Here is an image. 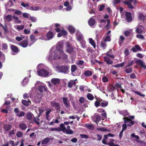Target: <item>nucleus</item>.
Listing matches in <instances>:
<instances>
[{
  "label": "nucleus",
  "instance_id": "nucleus-1",
  "mask_svg": "<svg viewBox=\"0 0 146 146\" xmlns=\"http://www.w3.org/2000/svg\"><path fill=\"white\" fill-rule=\"evenodd\" d=\"M63 43L62 41L59 42L55 50L54 47H52L50 49L49 55L47 56L46 58L50 61L54 60H58L61 58H66L67 55L65 54L62 49Z\"/></svg>",
  "mask_w": 146,
  "mask_h": 146
},
{
  "label": "nucleus",
  "instance_id": "nucleus-2",
  "mask_svg": "<svg viewBox=\"0 0 146 146\" xmlns=\"http://www.w3.org/2000/svg\"><path fill=\"white\" fill-rule=\"evenodd\" d=\"M44 66L42 64H39L37 67L38 69H42L38 71V74L39 76L43 77H46L49 74L48 72L46 70H44Z\"/></svg>",
  "mask_w": 146,
  "mask_h": 146
},
{
  "label": "nucleus",
  "instance_id": "nucleus-3",
  "mask_svg": "<svg viewBox=\"0 0 146 146\" xmlns=\"http://www.w3.org/2000/svg\"><path fill=\"white\" fill-rule=\"evenodd\" d=\"M54 68H55L56 70L58 72L64 74H66L67 73L69 70L70 67L68 65H65L62 66H56L55 67L53 66Z\"/></svg>",
  "mask_w": 146,
  "mask_h": 146
},
{
  "label": "nucleus",
  "instance_id": "nucleus-4",
  "mask_svg": "<svg viewBox=\"0 0 146 146\" xmlns=\"http://www.w3.org/2000/svg\"><path fill=\"white\" fill-rule=\"evenodd\" d=\"M60 127H61L62 131L63 132L69 134H72L73 133V132L70 129V126H68L66 128L64 124L61 123L60 124Z\"/></svg>",
  "mask_w": 146,
  "mask_h": 146
},
{
  "label": "nucleus",
  "instance_id": "nucleus-5",
  "mask_svg": "<svg viewBox=\"0 0 146 146\" xmlns=\"http://www.w3.org/2000/svg\"><path fill=\"white\" fill-rule=\"evenodd\" d=\"M123 119L124 120L125 123L122 125V130L124 131L127 128V125L126 123H129L133 125L134 124V121L131 120L130 119L127 117H124Z\"/></svg>",
  "mask_w": 146,
  "mask_h": 146
},
{
  "label": "nucleus",
  "instance_id": "nucleus-6",
  "mask_svg": "<svg viewBox=\"0 0 146 146\" xmlns=\"http://www.w3.org/2000/svg\"><path fill=\"white\" fill-rule=\"evenodd\" d=\"M77 39L79 41H82V44L83 47H85V45L86 43L85 41L83 40V37L82 34L78 31H77L76 33Z\"/></svg>",
  "mask_w": 146,
  "mask_h": 146
},
{
  "label": "nucleus",
  "instance_id": "nucleus-7",
  "mask_svg": "<svg viewBox=\"0 0 146 146\" xmlns=\"http://www.w3.org/2000/svg\"><path fill=\"white\" fill-rule=\"evenodd\" d=\"M135 62L137 65L139 66L141 68L146 69L145 64L143 61L141 60H137L135 61Z\"/></svg>",
  "mask_w": 146,
  "mask_h": 146
},
{
  "label": "nucleus",
  "instance_id": "nucleus-8",
  "mask_svg": "<svg viewBox=\"0 0 146 146\" xmlns=\"http://www.w3.org/2000/svg\"><path fill=\"white\" fill-rule=\"evenodd\" d=\"M66 51L69 53H71L74 51V48L72 47L71 46L69 43L67 42L66 43Z\"/></svg>",
  "mask_w": 146,
  "mask_h": 146
},
{
  "label": "nucleus",
  "instance_id": "nucleus-9",
  "mask_svg": "<svg viewBox=\"0 0 146 146\" xmlns=\"http://www.w3.org/2000/svg\"><path fill=\"white\" fill-rule=\"evenodd\" d=\"M62 100L63 103L65 106L67 108H69L70 107V105L69 100L66 97H64L63 98Z\"/></svg>",
  "mask_w": 146,
  "mask_h": 146
},
{
  "label": "nucleus",
  "instance_id": "nucleus-10",
  "mask_svg": "<svg viewBox=\"0 0 146 146\" xmlns=\"http://www.w3.org/2000/svg\"><path fill=\"white\" fill-rule=\"evenodd\" d=\"M93 118L94 122L98 125V123L101 119L100 117L97 114H94Z\"/></svg>",
  "mask_w": 146,
  "mask_h": 146
},
{
  "label": "nucleus",
  "instance_id": "nucleus-11",
  "mask_svg": "<svg viewBox=\"0 0 146 146\" xmlns=\"http://www.w3.org/2000/svg\"><path fill=\"white\" fill-rule=\"evenodd\" d=\"M39 125L40 128L42 129H47L48 127L47 124L43 121H42L40 122V123Z\"/></svg>",
  "mask_w": 146,
  "mask_h": 146
},
{
  "label": "nucleus",
  "instance_id": "nucleus-12",
  "mask_svg": "<svg viewBox=\"0 0 146 146\" xmlns=\"http://www.w3.org/2000/svg\"><path fill=\"white\" fill-rule=\"evenodd\" d=\"M98 112L100 113L104 117H106V113L105 111L102 109L99 108L97 110Z\"/></svg>",
  "mask_w": 146,
  "mask_h": 146
},
{
  "label": "nucleus",
  "instance_id": "nucleus-13",
  "mask_svg": "<svg viewBox=\"0 0 146 146\" xmlns=\"http://www.w3.org/2000/svg\"><path fill=\"white\" fill-rule=\"evenodd\" d=\"M26 116L27 119L30 121H31L33 118L34 117L33 114L31 112L27 113Z\"/></svg>",
  "mask_w": 146,
  "mask_h": 146
},
{
  "label": "nucleus",
  "instance_id": "nucleus-14",
  "mask_svg": "<svg viewBox=\"0 0 146 146\" xmlns=\"http://www.w3.org/2000/svg\"><path fill=\"white\" fill-rule=\"evenodd\" d=\"M131 15L130 13L127 12H126V19L127 20V21L129 22L131 21L132 18L131 16Z\"/></svg>",
  "mask_w": 146,
  "mask_h": 146
},
{
  "label": "nucleus",
  "instance_id": "nucleus-15",
  "mask_svg": "<svg viewBox=\"0 0 146 146\" xmlns=\"http://www.w3.org/2000/svg\"><path fill=\"white\" fill-rule=\"evenodd\" d=\"M42 95L41 94H38L37 96L34 98V101L36 103H38L41 100Z\"/></svg>",
  "mask_w": 146,
  "mask_h": 146
},
{
  "label": "nucleus",
  "instance_id": "nucleus-16",
  "mask_svg": "<svg viewBox=\"0 0 146 146\" xmlns=\"http://www.w3.org/2000/svg\"><path fill=\"white\" fill-rule=\"evenodd\" d=\"M52 110L50 109H47L46 110V112L45 114V117L46 119L48 120H49V114L50 113Z\"/></svg>",
  "mask_w": 146,
  "mask_h": 146
},
{
  "label": "nucleus",
  "instance_id": "nucleus-17",
  "mask_svg": "<svg viewBox=\"0 0 146 146\" xmlns=\"http://www.w3.org/2000/svg\"><path fill=\"white\" fill-rule=\"evenodd\" d=\"M143 28L141 25H138L137 27L136 32L137 33H141L143 32Z\"/></svg>",
  "mask_w": 146,
  "mask_h": 146
},
{
  "label": "nucleus",
  "instance_id": "nucleus-18",
  "mask_svg": "<svg viewBox=\"0 0 146 146\" xmlns=\"http://www.w3.org/2000/svg\"><path fill=\"white\" fill-rule=\"evenodd\" d=\"M4 18L5 21L6 22L11 21L12 20V16L10 15H8L6 16H4Z\"/></svg>",
  "mask_w": 146,
  "mask_h": 146
},
{
  "label": "nucleus",
  "instance_id": "nucleus-19",
  "mask_svg": "<svg viewBox=\"0 0 146 146\" xmlns=\"http://www.w3.org/2000/svg\"><path fill=\"white\" fill-rule=\"evenodd\" d=\"M89 25L91 26H93L95 23V20L92 18V17L90 18L88 21Z\"/></svg>",
  "mask_w": 146,
  "mask_h": 146
},
{
  "label": "nucleus",
  "instance_id": "nucleus-20",
  "mask_svg": "<svg viewBox=\"0 0 146 146\" xmlns=\"http://www.w3.org/2000/svg\"><path fill=\"white\" fill-rule=\"evenodd\" d=\"M104 59L108 64H111L113 62V61L111 60L107 56H104Z\"/></svg>",
  "mask_w": 146,
  "mask_h": 146
},
{
  "label": "nucleus",
  "instance_id": "nucleus-21",
  "mask_svg": "<svg viewBox=\"0 0 146 146\" xmlns=\"http://www.w3.org/2000/svg\"><path fill=\"white\" fill-rule=\"evenodd\" d=\"M51 81L52 84L56 85L59 83L60 80L58 78H54L52 79Z\"/></svg>",
  "mask_w": 146,
  "mask_h": 146
},
{
  "label": "nucleus",
  "instance_id": "nucleus-22",
  "mask_svg": "<svg viewBox=\"0 0 146 146\" xmlns=\"http://www.w3.org/2000/svg\"><path fill=\"white\" fill-rule=\"evenodd\" d=\"M51 104L52 106L55 107L57 110H58L59 109L60 106L59 104L58 103L53 101H52L51 102Z\"/></svg>",
  "mask_w": 146,
  "mask_h": 146
},
{
  "label": "nucleus",
  "instance_id": "nucleus-23",
  "mask_svg": "<svg viewBox=\"0 0 146 146\" xmlns=\"http://www.w3.org/2000/svg\"><path fill=\"white\" fill-rule=\"evenodd\" d=\"M84 126L90 130H93L94 129V127L92 124L86 123L84 124Z\"/></svg>",
  "mask_w": 146,
  "mask_h": 146
},
{
  "label": "nucleus",
  "instance_id": "nucleus-24",
  "mask_svg": "<svg viewBox=\"0 0 146 146\" xmlns=\"http://www.w3.org/2000/svg\"><path fill=\"white\" fill-rule=\"evenodd\" d=\"M131 50L133 52H136L138 50H141V48L138 44H137L132 48Z\"/></svg>",
  "mask_w": 146,
  "mask_h": 146
},
{
  "label": "nucleus",
  "instance_id": "nucleus-25",
  "mask_svg": "<svg viewBox=\"0 0 146 146\" xmlns=\"http://www.w3.org/2000/svg\"><path fill=\"white\" fill-rule=\"evenodd\" d=\"M77 80L76 79L75 80H70L68 84V86L70 88L72 87V86L75 84V81Z\"/></svg>",
  "mask_w": 146,
  "mask_h": 146
},
{
  "label": "nucleus",
  "instance_id": "nucleus-26",
  "mask_svg": "<svg viewBox=\"0 0 146 146\" xmlns=\"http://www.w3.org/2000/svg\"><path fill=\"white\" fill-rule=\"evenodd\" d=\"M33 121H32L31 120V121L30 122L31 123H33L34 122H35L38 125L40 124V123L39 122L40 119L38 117H33Z\"/></svg>",
  "mask_w": 146,
  "mask_h": 146
},
{
  "label": "nucleus",
  "instance_id": "nucleus-27",
  "mask_svg": "<svg viewBox=\"0 0 146 146\" xmlns=\"http://www.w3.org/2000/svg\"><path fill=\"white\" fill-rule=\"evenodd\" d=\"M51 139L48 137H47L43 139L41 142L42 145L48 143L51 140Z\"/></svg>",
  "mask_w": 146,
  "mask_h": 146
},
{
  "label": "nucleus",
  "instance_id": "nucleus-28",
  "mask_svg": "<svg viewBox=\"0 0 146 146\" xmlns=\"http://www.w3.org/2000/svg\"><path fill=\"white\" fill-rule=\"evenodd\" d=\"M19 127L21 130H25L27 128L26 125L23 123H20L19 125Z\"/></svg>",
  "mask_w": 146,
  "mask_h": 146
},
{
  "label": "nucleus",
  "instance_id": "nucleus-29",
  "mask_svg": "<svg viewBox=\"0 0 146 146\" xmlns=\"http://www.w3.org/2000/svg\"><path fill=\"white\" fill-rule=\"evenodd\" d=\"M46 89V87L44 86H40L38 88V90L40 92L44 91Z\"/></svg>",
  "mask_w": 146,
  "mask_h": 146
},
{
  "label": "nucleus",
  "instance_id": "nucleus-30",
  "mask_svg": "<svg viewBox=\"0 0 146 146\" xmlns=\"http://www.w3.org/2000/svg\"><path fill=\"white\" fill-rule=\"evenodd\" d=\"M100 23L101 25H99L100 28H103V26L107 24V21H106L104 19H102L100 21Z\"/></svg>",
  "mask_w": 146,
  "mask_h": 146
},
{
  "label": "nucleus",
  "instance_id": "nucleus-31",
  "mask_svg": "<svg viewBox=\"0 0 146 146\" xmlns=\"http://www.w3.org/2000/svg\"><path fill=\"white\" fill-rule=\"evenodd\" d=\"M13 18L14 19V22L15 23H20L21 22V20H19V18L15 15L13 17Z\"/></svg>",
  "mask_w": 146,
  "mask_h": 146
},
{
  "label": "nucleus",
  "instance_id": "nucleus-32",
  "mask_svg": "<svg viewBox=\"0 0 146 146\" xmlns=\"http://www.w3.org/2000/svg\"><path fill=\"white\" fill-rule=\"evenodd\" d=\"M11 128V126L9 125L6 124L4 125V129L6 131H8L10 130Z\"/></svg>",
  "mask_w": 146,
  "mask_h": 146
},
{
  "label": "nucleus",
  "instance_id": "nucleus-33",
  "mask_svg": "<svg viewBox=\"0 0 146 146\" xmlns=\"http://www.w3.org/2000/svg\"><path fill=\"white\" fill-rule=\"evenodd\" d=\"M53 36V33L51 32H49L47 35V37L48 40L52 39Z\"/></svg>",
  "mask_w": 146,
  "mask_h": 146
},
{
  "label": "nucleus",
  "instance_id": "nucleus-34",
  "mask_svg": "<svg viewBox=\"0 0 146 146\" xmlns=\"http://www.w3.org/2000/svg\"><path fill=\"white\" fill-rule=\"evenodd\" d=\"M28 42L27 40H24L22 42L20 45L23 47H26L27 46Z\"/></svg>",
  "mask_w": 146,
  "mask_h": 146
},
{
  "label": "nucleus",
  "instance_id": "nucleus-35",
  "mask_svg": "<svg viewBox=\"0 0 146 146\" xmlns=\"http://www.w3.org/2000/svg\"><path fill=\"white\" fill-rule=\"evenodd\" d=\"M92 74V71L88 70H86L84 73L85 75L87 76H91Z\"/></svg>",
  "mask_w": 146,
  "mask_h": 146
},
{
  "label": "nucleus",
  "instance_id": "nucleus-36",
  "mask_svg": "<svg viewBox=\"0 0 146 146\" xmlns=\"http://www.w3.org/2000/svg\"><path fill=\"white\" fill-rule=\"evenodd\" d=\"M120 113L124 116H126L129 115V113L126 110H124L120 112Z\"/></svg>",
  "mask_w": 146,
  "mask_h": 146
},
{
  "label": "nucleus",
  "instance_id": "nucleus-37",
  "mask_svg": "<svg viewBox=\"0 0 146 146\" xmlns=\"http://www.w3.org/2000/svg\"><path fill=\"white\" fill-rule=\"evenodd\" d=\"M125 39V38L123 36H120L119 37V42L120 45L123 43V41Z\"/></svg>",
  "mask_w": 146,
  "mask_h": 146
},
{
  "label": "nucleus",
  "instance_id": "nucleus-38",
  "mask_svg": "<svg viewBox=\"0 0 146 146\" xmlns=\"http://www.w3.org/2000/svg\"><path fill=\"white\" fill-rule=\"evenodd\" d=\"M11 48L12 50L15 52H18V49L16 46L12 45L11 46Z\"/></svg>",
  "mask_w": 146,
  "mask_h": 146
},
{
  "label": "nucleus",
  "instance_id": "nucleus-39",
  "mask_svg": "<svg viewBox=\"0 0 146 146\" xmlns=\"http://www.w3.org/2000/svg\"><path fill=\"white\" fill-rule=\"evenodd\" d=\"M68 29L69 31L72 33H74L75 31V29L74 28L71 26H69L68 27Z\"/></svg>",
  "mask_w": 146,
  "mask_h": 146
},
{
  "label": "nucleus",
  "instance_id": "nucleus-40",
  "mask_svg": "<svg viewBox=\"0 0 146 146\" xmlns=\"http://www.w3.org/2000/svg\"><path fill=\"white\" fill-rule=\"evenodd\" d=\"M89 42L91 44L94 48L96 47V44L92 38H89Z\"/></svg>",
  "mask_w": 146,
  "mask_h": 146
},
{
  "label": "nucleus",
  "instance_id": "nucleus-41",
  "mask_svg": "<svg viewBox=\"0 0 146 146\" xmlns=\"http://www.w3.org/2000/svg\"><path fill=\"white\" fill-rule=\"evenodd\" d=\"M30 38L31 41V44H33L35 41V36L33 35H31L30 36Z\"/></svg>",
  "mask_w": 146,
  "mask_h": 146
},
{
  "label": "nucleus",
  "instance_id": "nucleus-42",
  "mask_svg": "<svg viewBox=\"0 0 146 146\" xmlns=\"http://www.w3.org/2000/svg\"><path fill=\"white\" fill-rule=\"evenodd\" d=\"M124 2L125 4H127L129 8L131 9L134 8L133 6L131 5V3L130 2H129L128 1H124Z\"/></svg>",
  "mask_w": 146,
  "mask_h": 146
},
{
  "label": "nucleus",
  "instance_id": "nucleus-43",
  "mask_svg": "<svg viewBox=\"0 0 146 146\" xmlns=\"http://www.w3.org/2000/svg\"><path fill=\"white\" fill-rule=\"evenodd\" d=\"M106 46V42L105 41H102L101 43V47L103 49H104Z\"/></svg>",
  "mask_w": 146,
  "mask_h": 146
},
{
  "label": "nucleus",
  "instance_id": "nucleus-44",
  "mask_svg": "<svg viewBox=\"0 0 146 146\" xmlns=\"http://www.w3.org/2000/svg\"><path fill=\"white\" fill-rule=\"evenodd\" d=\"M111 50H110L106 54L109 57L112 58H114V56L113 55L111 54Z\"/></svg>",
  "mask_w": 146,
  "mask_h": 146
},
{
  "label": "nucleus",
  "instance_id": "nucleus-45",
  "mask_svg": "<svg viewBox=\"0 0 146 146\" xmlns=\"http://www.w3.org/2000/svg\"><path fill=\"white\" fill-rule=\"evenodd\" d=\"M22 102L23 104L26 106H28L29 105V102L31 103L30 101L29 100H28V101L25 100H23L22 101Z\"/></svg>",
  "mask_w": 146,
  "mask_h": 146
},
{
  "label": "nucleus",
  "instance_id": "nucleus-46",
  "mask_svg": "<svg viewBox=\"0 0 146 146\" xmlns=\"http://www.w3.org/2000/svg\"><path fill=\"white\" fill-rule=\"evenodd\" d=\"M87 97L88 100H92L94 99V97L93 95L90 93L87 94Z\"/></svg>",
  "mask_w": 146,
  "mask_h": 146
},
{
  "label": "nucleus",
  "instance_id": "nucleus-47",
  "mask_svg": "<svg viewBox=\"0 0 146 146\" xmlns=\"http://www.w3.org/2000/svg\"><path fill=\"white\" fill-rule=\"evenodd\" d=\"M55 26L56 27L55 29V31L57 32H59L60 31V29L58 27H60V25L58 24H55Z\"/></svg>",
  "mask_w": 146,
  "mask_h": 146
},
{
  "label": "nucleus",
  "instance_id": "nucleus-48",
  "mask_svg": "<svg viewBox=\"0 0 146 146\" xmlns=\"http://www.w3.org/2000/svg\"><path fill=\"white\" fill-rule=\"evenodd\" d=\"M125 64L124 62H123L122 63L119 64H116L115 65H113L112 66L114 67H119L123 66Z\"/></svg>",
  "mask_w": 146,
  "mask_h": 146
},
{
  "label": "nucleus",
  "instance_id": "nucleus-49",
  "mask_svg": "<svg viewBox=\"0 0 146 146\" xmlns=\"http://www.w3.org/2000/svg\"><path fill=\"white\" fill-rule=\"evenodd\" d=\"M15 130L14 129H13V130H11L9 132V136H12L15 134Z\"/></svg>",
  "mask_w": 146,
  "mask_h": 146
},
{
  "label": "nucleus",
  "instance_id": "nucleus-50",
  "mask_svg": "<svg viewBox=\"0 0 146 146\" xmlns=\"http://www.w3.org/2000/svg\"><path fill=\"white\" fill-rule=\"evenodd\" d=\"M110 21L109 19H107V24H106V26L105 27V28L106 30L108 29L110 27Z\"/></svg>",
  "mask_w": 146,
  "mask_h": 146
},
{
  "label": "nucleus",
  "instance_id": "nucleus-51",
  "mask_svg": "<svg viewBox=\"0 0 146 146\" xmlns=\"http://www.w3.org/2000/svg\"><path fill=\"white\" fill-rule=\"evenodd\" d=\"M29 82L28 79L27 77L25 78L22 82V84L23 85L27 84Z\"/></svg>",
  "mask_w": 146,
  "mask_h": 146
},
{
  "label": "nucleus",
  "instance_id": "nucleus-52",
  "mask_svg": "<svg viewBox=\"0 0 146 146\" xmlns=\"http://www.w3.org/2000/svg\"><path fill=\"white\" fill-rule=\"evenodd\" d=\"M77 67L75 65H72L71 67V71L72 73L74 72L76 70Z\"/></svg>",
  "mask_w": 146,
  "mask_h": 146
},
{
  "label": "nucleus",
  "instance_id": "nucleus-53",
  "mask_svg": "<svg viewBox=\"0 0 146 146\" xmlns=\"http://www.w3.org/2000/svg\"><path fill=\"white\" fill-rule=\"evenodd\" d=\"M63 36H65L67 34V33L66 31L64 29L60 30V31Z\"/></svg>",
  "mask_w": 146,
  "mask_h": 146
},
{
  "label": "nucleus",
  "instance_id": "nucleus-54",
  "mask_svg": "<svg viewBox=\"0 0 146 146\" xmlns=\"http://www.w3.org/2000/svg\"><path fill=\"white\" fill-rule=\"evenodd\" d=\"M139 18L141 20H143L145 17L141 13H139L138 15Z\"/></svg>",
  "mask_w": 146,
  "mask_h": 146
},
{
  "label": "nucleus",
  "instance_id": "nucleus-55",
  "mask_svg": "<svg viewBox=\"0 0 146 146\" xmlns=\"http://www.w3.org/2000/svg\"><path fill=\"white\" fill-rule=\"evenodd\" d=\"M16 135L17 137L20 138L23 136V134L21 131H17L16 133Z\"/></svg>",
  "mask_w": 146,
  "mask_h": 146
},
{
  "label": "nucleus",
  "instance_id": "nucleus-56",
  "mask_svg": "<svg viewBox=\"0 0 146 146\" xmlns=\"http://www.w3.org/2000/svg\"><path fill=\"white\" fill-rule=\"evenodd\" d=\"M25 114V113L22 111L19 112L17 114V115L19 117H22L24 116Z\"/></svg>",
  "mask_w": 146,
  "mask_h": 146
},
{
  "label": "nucleus",
  "instance_id": "nucleus-57",
  "mask_svg": "<svg viewBox=\"0 0 146 146\" xmlns=\"http://www.w3.org/2000/svg\"><path fill=\"white\" fill-rule=\"evenodd\" d=\"M24 27L23 25H18L15 28L18 30H22L23 29Z\"/></svg>",
  "mask_w": 146,
  "mask_h": 146
},
{
  "label": "nucleus",
  "instance_id": "nucleus-58",
  "mask_svg": "<svg viewBox=\"0 0 146 146\" xmlns=\"http://www.w3.org/2000/svg\"><path fill=\"white\" fill-rule=\"evenodd\" d=\"M108 104V102L105 101L101 103V106L103 107H105Z\"/></svg>",
  "mask_w": 146,
  "mask_h": 146
},
{
  "label": "nucleus",
  "instance_id": "nucleus-59",
  "mask_svg": "<svg viewBox=\"0 0 146 146\" xmlns=\"http://www.w3.org/2000/svg\"><path fill=\"white\" fill-rule=\"evenodd\" d=\"M39 8L38 6H32L31 7V10L32 11H37L39 10Z\"/></svg>",
  "mask_w": 146,
  "mask_h": 146
},
{
  "label": "nucleus",
  "instance_id": "nucleus-60",
  "mask_svg": "<svg viewBox=\"0 0 146 146\" xmlns=\"http://www.w3.org/2000/svg\"><path fill=\"white\" fill-rule=\"evenodd\" d=\"M97 129L98 131H107V129L104 127L98 128H97Z\"/></svg>",
  "mask_w": 146,
  "mask_h": 146
},
{
  "label": "nucleus",
  "instance_id": "nucleus-61",
  "mask_svg": "<svg viewBox=\"0 0 146 146\" xmlns=\"http://www.w3.org/2000/svg\"><path fill=\"white\" fill-rule=\"evenodd\" d=\"M132 69L131 68H126L125 69V71L128 74L132 72Z\"/></svg>",
  "mask_w": 146,
  "mask_h": 146
},
{
  "label": "nucleus",
  "instance_id": "nucleus-62",
  "mask_svg": "<svg viewBox=\"0 0 146 146\" xmlns=\"http://www.w3.org/2000/svg\"><path fill=\"white\" fill-rule=\"evenodd\" d=\"M85 101V100L84 98L83 97H81L79 99V101L80 103L83 104L84 103V101Z\"/></svg>",
  "mask_w": 146,
  "mask_h": 146
},
{
  "label": "nucleus",
  "instance_id": "nucleus-63",
  "mask_svg": "<svg viewBox=\"0 0 146 146\" xmlns=\"http://www.w3.org/2000/svg\"><path fill=\"white\" fill-rule=\"evenodd\" d=\"M8 46L7 44L6 43H3L2 45V48L3 49L5 50L7 49Z\"/></svg>",
  "mask_w": 146,
  "mask_h": 146
},
{
  "label": "nucleus",
  "instance_id": "nucleus-64",
  "mask_svg": "<svg viewBox=\"0 0 146 146\" xmlns=\"http://www.w3.org/2000/svg\"><path fill=\"white\" fill-rule=\"evenodd\" d=\"M136 37L139 39H144V36L140 34L137 35L136 36Z\"/></svg>",
  "mask_w": 146,
  "mask_h": 146
}]
</instances>
